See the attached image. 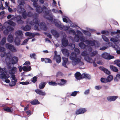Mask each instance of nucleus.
<instances>
[{"instance_id": "obj_1", "label": "nucleus", "mask_w": 120, "mask_h": 120, "mask_svg": "<svg viewBox=\"0 0 120 120\" xmlns=\"http://www.w3.org/2000/svg\"><path fill=\"white\" fill-rule=\"evenodd\" d=\"M19 5L17 7V12L19 14H21L24 11V4L25 2L24 0H18Z\"/></svg>"}, {"instance_id": "obj_2", "label": "nucleus", "mask_w": 120, "mask_h": 120, "mask_svg": "<svg viewBox=\"0 0 120 120\" xmlns=\"http://www.w3.org/2000/svg\"><path fill=\"white\" fill-rule=\"evenodd\" d=\"M70 59L72 60V64L74 66L79 63L81 61V59L77 58L76 55L73 52H71L70 56Z\"/></svg>"}, {"instance_id": "obj_3", "label": "nucleus", "mask_w": 120, "mask_h": 120, "mask_svg": "<svg viewBox=\"0 0 120 120\" xmlns=\"http://www.w3.org/2000/svg\"><path fill=\"white\" fill-rule=\"evenodd\" d=\"M85 42L86 44L91 46H94L95 47L97 48L99 47L100 45V43L98 41L95 40L93 41L87 40Z\"/></svg>"}, {"instance_id": "obj_4", "label": "nucleus", "mask_w": 120, "mask_h": 120, "mask_svg": "<svg viewBox=\"0 0 120 120\" xmlns=\"http://www.w3.org/2000/svg\"><path fill=\"white\" fill-rule=\"evenodd\" d=\"M10 77V75L8 73L7 69H4L0 72V78L1 79H7Z\"/></svg>"}, {"instance_id": "obj_5", "label": "nucleus", "mask_w": 120, "mask_h": 120, "mask_svg": "<svg viewBox=\"0 0 120 120\" xmlns=\"http://www.w3.org/2000/svg\"><path fill=\"white\" fill-rule=\"evenodd\" d=\"M7 58L8 61L9 59H10L11 64L13 65L15 64H17L18 60V58L16 56H14L12 58H11L10 56H7Z\"/></svg>"}, {"instance_id": "obj_6", "label": "nucleus", "mask_w": 120, "mask_h": 120, "mask_svg": "<svg viewBox=\"0 0 120 120\" xmlns=\"http://www.w3.org/2000/svg\"><path fill=\"white\" fill-rule=\"evenodd\" d=\"M5 46L7 49H9L12 52L17 51V50L16 48L13 45L9 43H7L5 44Z\"/></svg>"}, {"instance_id": "obj_7", "label": "nucleus", "mask_w": 120, "mask_h": 120, "mask_svg": "<svg viewBox=\"0 0 120 120\" xmlns=\"http://www.w3.org/2000/svg\"><path fill=\"white\" fill-rule=\"evenodd\" d=\"M115 36H114L115 38H111L110 40L112 42L115 43L116 42L118 43L120 41L119 39L120 38V34H116Z\"/></svg>"}, {"instance_id": "obj_8", "label": "nucleus", "mask_w": 120, "mask_h": 120, "mask_svg": "<svg viewBox=\"0 0 120 120\" xmlns=\"http://www.w3.org/2000/svg\"><path fill=\"white\" fill-rule=\"evenodd\" d=\"M16 20V21L19 24H22L24 22L22 20V18L21 15H18L15 17Z\"/></svg>"}, {"instance_id": "obj_9", "label": "nucleus", "mask_w": 120, "mask_h": 120, "mask_svg": "<svg viewBox=\"0 0 120 120\" xmlns=\"http://www.w3.org/2000/svg\"><path fill=\"white\" fill-rule=\"evenodd\" d=\"M86 110L85 108H80L76 111L75 114L77 115L84 113Z\"/></svg>"}, {"instance_id": "obj_10", "label": "nucleus", "mask_w": 120, "mask_h": 120, "mask_svg": "<svg viewBox=\"0 0 120 120\" xmlns=\"http://www.w3.org/2000/svg\"><path fill=\"white\" fill-rule=\"evenodd\" d=\"M118 98V97L117 96H112L107 97V99L108 101L111 102L115 101Z\"/></svg>"}, {"instance_id": "obj_11", "label": "nucleus", "mask_w": 120, "mask_h": 120, "mask_svg": "<svg viewBox=\"0 0 120 120\" xmlns=\"http://www.w3.org/2000/svg\"><path fill=\"white\" fill-rule=\"evenodd\" d=\"M99 68L100 70L103 71L107 75H109L111 74V72L110 71L103 67H99Z\"/></svg>"}, {"instance_id": "obj_12", "label": "nucleus", "mask_w": 120, "mask_h": 120, "mask_svg": "<svg viewBox=\"0 0 120 120\" xmlns=\"http://www.w3.org/2000/svg\"><path fill=\"white\" fill-rule=\"evenodd\" d=\"M51 32L52 34L54 37L57 38H58L60 36L59 33L56 30L54 29H52L51 30Z\"/></svg>"}, {"instance_id": "obj_13", "label": "nucleus", "mask_w": 120, "mask_h": 120, "mask_svg": "<svg viewBox=\"0 0 120 120\" xmlns=\"http://www.w3.org/2000/svg\"><path fill=\"white\" fill-rule=\"evenodd\" d=\"M62 59L63 60L62 66L65 68H68V66H66V65L68 62V58L64 57H62Z\"/></svg>"}, {"instance_id": "obj_14", "label": "nucleus", "mask_w": 120, "mask_h": 120, "mask_svg": "<svg viewBox=\"0 0 120 120\" xmlns=\"http://www.w3.org/2000/svg\"><path fill=\"white\" fill-rule=\"evenodd\" d=\"M62 44L63 46L65 47L68 46V40L66 38H63L62 40Z\"/></svg>"}, {"instance_id": "obj_15", "label": "nucleus", "mask_w": 120, "mask_h": 120, "mask_svg": "<svg viewBox=\"0 0 120 120\" xmlns=\"http://www.w3.org/2000/svg\"><path fill=\"white\" fill-rule=\"evenodd\" d=\"M75 76L77 80H79L82 79V75L79 72H77L75 73Z\"/></svg>"}, {"instance_id": "obj_16", "label": "nucleus", "mask_w": 120, "mask_h": 120, "mask_svg": "<svg viewBox=\"0 0 120 120\" xmlns=\"http://www.w3.org/2000/svg\"><path fill=\"white\" fill-rule=\"evenodd\" d=\"M31 28V26L28 24L26 25L25 26H22L21 27L22 29L24 31L30 30Z\"/></svg>"}, {"instance_id": "obj_17", "label": "nucleus", "mask_w": 120, "mask_h": 120, "mask_svg": "<svg viewBox=\"0 0 120 120\" xmlns=\"http://www.w3.org/2000/svg\"><path fill=\"white\" fill-rule=\"evenodd\" d=\"M35 91L37 94L40 95L45 96L46 94V93L45 91H42L41 90L36 89L35 90Z\"/></svg>"}, {"instance_id": "obj_18", "label": "nucleus", "mask_w": 120, "mask_h": 120, "mask_svg": "<svg viewBox=\"0 0 120 120\" xmlns=\"http://www.w3.org/2000/svg\"><path fill=\"white\" fill-rule=\"evenodd\" d=\"M17 68L15 67H13L9 71V73L10 74H15L16 72Z\"/></svg>"}, {"instance_id": "obj_19", "label": "nucleus", "mask_w": 120, "mask_h": 120, "mask_svg": "<svg viewBox=\"0 0 120 120\" xmlns=\"http://www.w3.org/2000/svg\"><path fill=\"white\" fill-rule=\"evenodd\" d=\"M41 60L42 62L44 61L45 63H52V60L49 58H42L41 59Z\"/></svg>"}, {"instance_id": "obj_20", "label": "nucleus", "mask_w": 120, "mask_h": 120, "mask_svg": "<svg viewBox=\"0 0 120 120\" xmlns=\"http://www.w3.org/2000/svg\"><path fill=\"white\" fill-rule=\"evenodd\" d=\"M60 81L61 82L57 83V84L60 86H64L67 82V81L66 80L64 79H60Z\"/></svg>"}, {"instance_id": "obj_21", "label": "nucleus", "mask_w": 120, "mask_h": 120, "mask_svg": "<svg viewBox=\"0 0 120 120\" xmlns=\"http://www.w3.org/2000/svg\"><path fill=\"white\" fill-rule=\"evenodd\" d=\"M33 23L34 24V27L37 29L38 27L39 24V20L37 18H35L33 20Z\"/></svg>"}, {"instance_id": "obj_22", "label": "nucleus", "mask_w": 120, "mask_h": 120, "mask_svg": "<svg viewBox=\"0 0 120 120\" xmlns=\"http://www.w3.org/2000/svg\"><path fill=\"white\" fill-rule=\"evenodd\" d=\"M8 42L10 43H12L13 41V36L11 34H9L7 38Z\"/></svg>"}, {"instance_id": "obj_23", "label": "nucleus", "mask_w": 120, "mask_h": 120, "mask_svg": "<svg viewBox=\"0 0 120 120\" xmlns=\"http://www.w3.org/2000/svg\"><path fill=\"white\" fill-rule=\"evenodd\" d=\"M10 60V59H9L8 61L7 59H6L5 61L6 64L7 66V68L9 70L11 68V65L12 64H11Z\"/></svg>"}, {"instance_id": "obj_24", "label": "nucleus", "mask_w": 120, "mask_h": 120, "mask_svg": "<svg viewBox=\"0 0 120 120\" xmlns=\"http://www.w3.org/2000/svg\"><path fill=\"white\" fill-rule=\"evenodd\" d=\"M21 41L18 36H17L15 38L14 42L15 45L19 46L20 44Z\"/></svg>"}, {"instance_id": "obj_25", "label": "nucleus", "mask_w": 120, "mask_h": 120, "mask_svg": "<svg viewBox=\"0 0 120 120\" xmlns=\"http://www.w3.org/2000/svg\"><path fill=\"white\" fill-rule=\"evenodd\" d=\"M85 78L87 79L88 80H90L91 78V76L89 74L83 73L82 74V79Z\"/></svg>"}, {"instance_id": "obj_26", "label": "nucleus", "mask_w": 120, "mask_h": 120, "mask_svg": "<svg viewBox=\"0 0 120 120\" xmlns=\"http://www.w3.org/2000/svg\"><path fill=\"white\" fill-rule=\"evenodd\" d=\"M30 103L32 105H35L40 104V103L37 99H35L30 102Z\"/></svg>"}, {"instance_id": "obj_27", "label": "nucleus", "mask_w": 120, "mask_h": 120, "mask_svg": "<svg viewBox=\"0 0 120 120\" xmlns=\"http://www.w3.org/2000/svg\"><path fill=\"white\" fill-rule=\"evenodd\" d=\"M61 51L63 53L65 56H68L69 54V53L68 49H62Z\"/></svg>"}, {"instance_id": "obj_28", "label": "nucleus", "mask_w": 120, "mask_h": 120, "mask_svg": "<svg viewBox=\"0 0 120 120\" xmlns=\"http://www.w3.org/2000/svg\"><path fill=\"white\" fill-rule=\"evenodd\" d=\"M79 46L81 49H86L87 47H88L87 45H86L83 43H79Z\"/></svg>"}, {"instance_id": "obj_29", "label": "nucleus", "mask_w": 120, "mask_h": 120, "mask_svg": "<svg viewBox=\"0 0 120 120\" xmlns=\"http://www.w3.org/2000/svg\"><path fill=\"white\" fill-rule=\"evenodd\" d=\"M82 32L86 36L88 37H90L91 35V33L89 31L82 30Z\"/></svg>"}, {"instance_id": "obj_30", "label": "nucleus", "mask_w": 120, "mask_h": 120, "mask_svg": "<svg viewBox=\"0 0 120 120\" xmlns=\"http://www.w3.org/2000/svg\"><path fill=\"white\" fill-rule=\"evenodd\" d=\"M46 84V82H41L39 86V87L40 89H42L45 87Z\"/></svg>"}, {"instance_id": "obj_31", "label": "nucleus", "mask_w": 120, "mask_h": 120, "mask_svg": "<svg viewBox=\"0 0 120 120\" xmlns=\"http://www.w3.org/2000/svg\"><path fill=\"white\" fill-rule=\"evenodd\" d=\"M110 68L111 70L113 72H117L118 71L117 68L113 65H110Z\"/></svg>"}, {"instance_id": "obj_32", "label": "nucleus", "mask_w": 120, "mask_h": 120, "mask_svg": "<svg viewBox=\"0 0 120 120\" xmlns=\"http://www.w3.org/2000/svg\"><path fill=\"white\" fill-rule=\"evenodd\" d=\"M57 56V57H56L53 58V59H55L56 62L58 64H59L61 62V58L60 55H58Z\"/></svg>"}, {"instance_id": "obj_33", "label": "nucleus", "mask_w": 120, "mask_h": 120, "mask_svg": "<svg viewBox=\"0 0 120 120\" xmlns=\"http://www.w3.org/2000/svg\"><path fill=\"white\" fill-rule=\"evenodd\" d=\"M53 21L55 25V26L59 28L60 29V28H62V25L61 24H59L58 22L56 21V20L55 19H54Z\"/></svg>"}, {"instance_id": "obj_34", "label": "nucleus", "mask_w": 120, "mask_h": 120, "mask_svg": "<svg viewBox=\"0 0 120 120\" xmlns=\"http://www.w3.org/2000/svg\"><path fill=\"white\" fill-rule=\"evenodd\" d=\"M47 8L45 6H43L41 7V12H44L45 14L46 15H47L49 14V12L48 11H46V10L47 9Z\"/></svg>"}, {"instance_id": "obj_35", "label": "nucleus", "mask_w": 120, "mask_h": 120, "mask_svg": "<svg viewBox=\"0 0 120 120\" xmlns=\"http://www.w3.org/2000/svg\"><path fill=\"white\" fill-rule=\"evenodd\" d=\"M68 48L70 50H73L75 48V45L73 43H69L68 45Z\"/></svg>"}, {"instance_id": "obj_36", "label": "nucleus", "mask_w": 120, "mask_h": 120, "mask_svg": "<svg viewBox=\"0 0 120 120\" xmlns=\"http://www.w3.org/2000/svg\"><path fill=\"white\" fill-rule=\"evenodd\" d=\"M3 110L5 111L10 112H12L13 111V109L8 107H6L5 108H3Z\"/></svg>"}, {"instance_id": "obj_37", "label": "nucleus", "mask_w": 120, "mask_h": 120, "mask_svg": "<svg viewBox=\"0 0 120 120\" xmlns=\"http://www.w3.org/2000/svg\"><path fill=\"white\" fill-rule=\"evenodd\" d=\"M108 82H111L113 79V76L110 75H109L106 78Z\"/></svg>"}, {"instance_id": "obj_38", "label": "nucleus", "mask_w": 120, "mask_h": 120, "mask_svg": "<svg viewBox=\"0 0 120 120\" xmlns=\"http://www.w3.org/2000/svg\"><path fill=\"white\" fill-rule=\"evenodd\" d=\"M75 35V36L74 39V41L77 42H79L80 40V35H78V34H76Z\"/></svg>"}, {"instance_id": "obj_39", "label": "nucleus", "mask_w": 120, "mask_h": 120, "mask_svg": "<svg viewBox=\"0 0 120 120\" xmlns=\"http://www.w3.org/2000/svg\"><path fill=\"white\" fill-rule=\"evenodd\" d=\"M109 53L107 52H105L103 53L102 54V57L104 59H106L108 57Z\"/></svg>"}, {"instance_id": "obj_40", "label": "nucleus", "mask_w": 120, "mask_h": 120, "mask_svg": "<svg viewBox=\"0 0 120 120\" xmlns=\"http://www.w3.org/2000/svg\"><path fill=\"white\" fill-rule=\"evenodd\" d=\"M6 38L4 37L3 38L0 42V44L2 45H4L6 42Z\"/></svg>"}, {"instance_id": "obj_41", "label": "nucleus", "mask_w": 120, "mask_h": 120, "mask_svg": "<svg viewBox=\"0 0 120 120\" xmlns=\"http://www.w3.org/2000/svg\"><path fill=\"white\" fill-rule=\"evenodd\" d=\"M70 27L69 26H65L64 25H62V28H60V29L61 30H63L64 31H66L68 30Z\"/></svg>"}, {"instance_id": "obj_42", "label": "nucleus", "mask_w": 120, "mask_h": 120, "mask_svg": "<svg viewBox=\"0 0 120 120\" xmlns=\"http://www.w3.org/2000/svg\"><path fill=\"white\" fill-rule=\"evenodd\" d=\"M101 33L104 34L106 35H108L110 34V32L108 31L104 30L101 31Z\"/></svg>"}, {"instance_id": "obj_43", "label": "nucleus", "mask_w": 120, "mask_h": 120, "mask_svg": "<svg viewBox=\"0 0 120 120\" xmlns=\"http://www.w3.org/2000/svg\"><path fill=\"white\" fill-rule=\"evenodd\" d=\"M17 80L12 81L9 83V85L11 86H15Z\"/></svg>"}, {"instance_id": "obj_44", "label": "nucleus", "mask_w": 120, "mask_h": 120, "mask_svg": "<svg viewBox=\"0 0 120 120\" xmlns=\"http://www.w3.org/2000/svg\"><path fill=\"white\" fill-rule=\"evenodd\" d=\"M48 84L49 85L53 86H56L58 84L57 83L53 81L49 82Z\"/></svg>"}, {"instance_id": "obj_45", "label": "nucleus", "mask_w": 120, "mask_h": 120, "mask_svg": "<svg viewBox=\"0 0 120 120\" xmlns=\"http://www.w3.org/2000/svg\"><path fill=\"white\" fill-rule=\"evenodd\" d=\"M12 21L11 20L8 21H7V22H5L4 23V28H6V27L8 24H9L10 25H11Z\"/></svg>"}, {"instance_id": "obj_46", "label": "nucleus", "mask_w": 120, "mask_h": 120, "mask_svg": "<svg viewBox=\"0 0 120 120\" xmlns=\"http://www.w3.org/2000/svg\"><path fill=\"white\" fill-rule=\"evenodd\" d=\"M36 11L39 14L41 12V7L40 6H38V7L36 8Z\"/></svg>"}, {"instance_id": "obj_47", "label": "nucleus", "mask_w": 120, "mask_h": 120, "mask_svg": "<svg viewBox=\"0 0 120 120\" xmlns=\"http://www.w3.org/2000/svg\"><path fill=\"white\" fill-rule=\"evenodd\" d=\"M63 18V20L64 22L67 23L69 19L66 16H64Z\"/></svg>"}, {"instance_id": "obj_48", "label": "nucleus", "mask_w": 120, "mask_h": 120, "mask_svg": "<svg viewBox=\"0 0 120 120\" xmlns=\"http://www.w3.org/2000/svg\"><path fill=\"white\" fill-rule=\"evenodd\" d=\"M102 38L104 41L108 42L109 41V40L108 38L106 37L105 35H102Z\"/></svg>"}, {"instance_id": "obj_49", "label": "nucleus", "mask_w": 120, "mask_h": 120, "mask_svg": "<svg viewBox=\"0 0 120 120\" xmlns=\"http://www.w3.org/2000/svg\"><path fill=\"white\" fill-rule=\"evenodd\" d=\"M31 38H27L26 39H25V40H24L22 42V44H21V45H26L27 42Z\"/></svg>"}, {"instance_id": "obj_50", "label": "nucleus", "mask_w": 120, "mask_h": 120, "mask_svg": "<svg viewBox=\"0 0 120 120\" xmlns=\"http://www.w3.org/2000/svg\"><path fill=\"white\" fill-rule=\"evenodd\" d=\"M101 82L103 83H105L108 82L107 79L104 78H101L100 79Z\"/></svg>"}, {"instance_id": "obj_51", "label": "nucleus", "mask_w": 120, "mask_h": 120, "mask_svg": "<svg viewBox=\"0 0 120 120\" xmlns=\"http://www.w3.org/2000/svg\"><path fill=\"white\" fill-rule=\"evenodd\" d=\"M43 26V29L44 30L46 31L47 30L48 28L46 25H44L43 23H41L40 24V26Z\"/></svg>"}, {"instance_id": "obj_52", "label": "nucleus", "mask_w": 120, "mask_h": 120, "mask_svg": "<svg viewBox=\"0 0 120 120\" xmlns=\"http://www.w3.org/2000/svg\"><path fill=\"white\" fill-rule=\"evenodd\" d=\"M7 30H8L9 31H11L13 30H14V28L13 27H11L8 26H8L7 25V26L6 27V28Z\"/></svg>"}, {"instance_id": "obj_53", "label": "nucleus", "mask_w": 120, "mask_h": 120, "mask_svg": "<svg viewBox=\"0 0 120 120\" xmlns=\"http://www.w3.org/2000/svg\"><path fill=\"white\" fill-rule=\"evenodd\" d=\"M78 93H79V91H74L72 92L70 95L73 97H75L76 95Z\"/></svg>"}, {"instance_id": "obj_54", "label": "nucleus", "mask_w": 120, "mask_h": 120, "mask_svg": "<svg viewBox=\"0 0 120 120\" xmlns=\"http://www.w3.org/2000/svg\"><path fill=\"white\" fill-rule=\"evenodd\" d=\"M68 33L69 34H73L74 35L76 34V32L73 29L71 28L69 31Z\"/></svg>"}, {"instance_id": "obj_55", "label": "nucleus", "mask_w": 120, "mask_h": 120, "mask_svg": "<svg viewBox=\"0 0 120 120\" xmlns=\"http://www.w3.org/2000/svg\"><path fill=\"white\" fill-rule=\"evenodd\" d=\"M98 53V52L97 51H94L91 52L90 55L91 57H93L95 56Z\"/></svg>"}, {"instance_id": "obj_56", "label": "nucleus", "mask_w": 120, "mask_h": 120, "mask_svg": "<svg viewBox=\"0 0 120 120\" xmlns=\"http://www.w3.org/2000/svg\"><path fill=\"white\" fill-rule=\"evenodd\" d=\"M36 55L35 53L30 54V56L31 58H33L35 60L36 59V58L35 57Z\"/></svg>"}, {"instance_id": "obj_57", "label": "nucleus", "mask_w": 120, "mask_h": 120, "mask_svg": "<svg viewBox=\"0 0 120 120\" xmlns=\"http://www.w3.org/2000/svg\"><path fill=\"white\" fill-rule=\"evenodd\" d=\"M19 83L20 84L23 85H27L29 84V82L28 81L22 82H20Z\"/></svg>"}, {"instance_id": "obj_58", "label": "nucleus", "mask_w": 120, "mask_h": 120, "mask_svg": "<svg viewBox=\"0 0 120 120\" xmlns=\"http://www.w3.org/2000/svg\"><path fill=\"white\" fill-rule=\"evenodd\" d=\"M16 33L18 36H22L23 34L21 30L17 31Z\"/></svg>"}, {"instance_id": "obj_59", "label": "nucleus", "mask_w": 120, "mask_h": 120, "mask_svg": "<svg viewBox=\"0 0 120 120\" xmlns=\"http://www.w3.org/2000/svg\"><path fill=\"white\" fill-rule=\"evenodd\" d=\"M15 74H10L11 75V78H12V79H11V80H17L16 79V77L15 76Z\"/></svg>"}, {"instance_id": "obj_60", "label": "nucleus", "mask_w": 120, "mask_h": 120, "mask_svg": "<svg viewBox=\"0 0 120 120\" xmlns=\"http://www.w3.org/2000/svg\"><path fill=\"white\" fill-rule=\"evenodd\" d=\"M43 33L45 35H47V37L50 38L51 39L52 38V35L50 34L45 32H44Z\"/></svg>"}, {"instance_id": "obj_61", "label": "nucleus", "mask_w": 120, "mask_h": 120, "mask_svg": "<svg viewBox=\"0 0 120 120\" xmlns=\"http://www.w3.org/2000/svg\"><path fill=\"white\" fill-rule=\"evenodd\" d=\"M37 76H35L32 78V79L31 80V81L34 83H35L37 81Z\"/></svg>"}, {"instance_id": "obj_62", "label": "nucleus", "mask_w": 120, "mask_h": 120, "mask_svg": "<svg viewBox=\"0 0 120 120\" xmlns=\"http://www.w3.org/2000/svg\"><path fill=\"white\" fill-rule=\"evenodd\" d=\"M114 56H113L110 55V53L109 54L108 57L107 58V60H109L112 59H114Z\"/></svg>"}, {"instance_id": "obj_63", "label": "nucleus", "mask_w": 120, "mask_h": 120, "mask_svg": "<svg viewBox=\"0 0 120 120\" xmlns=\"http://www.w3.org/2000/svg\"><path fill=\"white\" fill-rule=\"evenodd\" d=\"M63 75V73L62 72L60 71H59L57 72L56 76V77H57L59 75L62 76Z\"/></svg>"}, {"instance_id": "obj_64", "label": "nucleus", "mask_w": 120, "mask_h": 120, "mask_svg": "<svg viewBox=\"0 0 120 120\" xmlns=\"http://www.w3.org/2000/svg\"><path fill=\"white\" fill-rule=\"evenodd\" d=\"M102 88V86H95V89L97 90H99L101 89Z\"/></svg>"}]
</instances>
